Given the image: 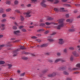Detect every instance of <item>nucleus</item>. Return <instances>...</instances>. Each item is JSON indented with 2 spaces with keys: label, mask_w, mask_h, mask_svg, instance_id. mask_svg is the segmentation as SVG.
Wrapping results in <instances>:
<instances>
[{
  "label": "nucleus",
  "mask_w": 80,
  "mask_h": 80,
  "mask_svg": "<svg viewBox=\"0 0 80 80\" xmlns=\"http://www.w3.org/2000/svg\"><path fill=\"white\" fill-rule=\"evenodd\" d=\"M58 2H59L58 1L56 0L55 2L54 3H55V4H56V3H58Z\"/></svg>",
  "instance_id": "nucleus-42"
},
{
  "label": "nucleus",
  "mask_w": 80,
  "mask_h": 80,
  "mask_svg": "<svg viewBox=\"0 0 80 80\" xmlns=\"http://www.w3.org/2000/svg\"><path fill=\"white\" fill-rule=\"evenodd\" d=\"M3 10L1 9L0 10V13H3Z\"/></svg>",
  "instance_id": "nucleus-43"
},
{
  "label": "nucleus",
  "mask_w": 80,
  "mask_h": 80,
  "mask_svg": "<svg viewBox=\"0 0 80 80\" xmlns=\"http://www.w3.org/2000/svg\"><path fill=\"white\" fill-rule=\"evenodd\" d=\"M20 47V49L21 50H26V49H27V48H25V47L23 46H21Z\"/></svg>",
  "instance_id": "nucleus-9"
},
{
  "label": "nucleus",
  "mask_w": 80,
  "mask_h": 80,
  "mask_svg": "<svg viewBox=\"0 0 80 80\" xmlns=\"http://www.w3.org/2000/svg\"><path fill=\"white\" fill-rule=\"evenodd\" d=\"M67 68L66 67H62L58 68L59 70H65Z\"/></svg>",
  "instance_id": "nucleus-4"
},
{
  "label": "nucleus",
  "mask_w": 80,
  "mask_h": 80,
  "mask_svg": "<svg viewBox=\"0 0 80 80\" xmlns=\"http://www.w3.org/2000/svg\"><path fill=\"white\" fill-rule=\"evenodd\" d=\"M44 30V29H38L37 30V32H43Z\"/></svg>",
  "instance_id": "nucleus-13"
},
{
  "label": "nucleus",
  "mask_w": 80,
  "mask_h": 80,
  "mask_svg": "<svg viewBox=\"0 0 80 80\" xmlns=\"http://www.w3.org/2000/svg\"><path fill=\"white\" fill-rule=\"evenodd\" d=\"M12 28L14 30H16V29H17V26H14L12 27Z\"/></svg>",
  "instance_id": "nucleus-23"
},
{
  "label": "nucleus",
  "mask_w": 80,
  "mask_h": 80,
  "mask_svg": "<svg viewBox=\"0 0 80 80\" xmlns=\"http://www.w3.org/2000/svg\"><path fill=\"white\" fill-rule=\"evenodd\" d=\"M72 54L74 55V56H76V54H77V52H76L74 51L72 52Z\"/></svg>",
  "instance_id": "nucleus-25"
},
{
  "label": "nucleus",
  "mask_w": 80,
  "mask_h": 80,
  "mask_svg": "<svg viewBox=\"0 0 80 80\" xmlns=\"http://www.w3.org/2000/svg\"><path fill=\"white\" fill-rule=\"evenodd\" d=\"M65 16L66 18H68L69 17V14H66Z\"/></svg>",
  "instance_id": "nucleus-39"
},
{
  "label": "nucleus",
  "mask_w": 80,
  "mask_h": 80,
  "mask_svg": "<svg viewBox=\"0 0 80 80\" xmlns=\"http://www.w3.org/2000/svg\"><path fill=\"white\" fill-rule=\"evenodd\" d=\"M30 14V12H25L24 13V15H26L25 16V17H31V15L29 14Z\"/></svg>",
  "instance_id": "nucleus-2"
},
{
  "label": "nucleus",
  "mask_w": 80,
  "mask_h": 80,
  "mask_svg": "<svg viewBox=\"0 0 80 80\" xmlns=\"http://www.w3.org/2000/svg\"><path fill=\"white\" fill-rule=\"evenodd\" d=\"M46 1H43L41 2L40 3V4L41 6H42L43 7H46V6H47V5L45 4L44 3Z\"/></svg>",
  "instance_id": "nucleus-3"
},
{
  "label": "nucleus",
  "mask_w": 80,
  "mask_h": 80,
  "mask_svg": "<svg viewBox=\"0 0 80 80\" xmlns=\"http://www.w3.org/2000/svg\"><path fill=\"white\" fill-rule=\"evenodd\" d=\"M54 10L55 11V12H57L58 11V9L56 8H54Z\"/></svg>",
  "instance_id": "nucleus-51"
},
{
  "label": "nucleus",
  "mask_w": 80,
  "mask_h": 80,
  "mask_svg": "<svg viewBox=\"0 0 80 80\" xmlns=\"http://www.w3.org/2000/svg\"><path fill=\"white\" fill-rule=\"evenodd\" d=\"M13 53H14V55H13V57H15L18 54V52H17V51H15L13 52Z\"/></svg>",
  "instance_id": "nucleus-7"
},
{
  "label": "nucleus",
  "mask_w": 80,
  "mask_h": 80,
  "mask_svg": "<svg viewBox=\"0 0 80 80\" xmlns=\"http://www.w3.org/2000/svg\"><path fill=\"white\" fill-rule=\"evenodd\" d=\"M18 2L17 1H15L14 2L15 5H18Z\"/></svg>",
  "instance_id": "nucleus-27"
},
{
  "label": "nucleus",
  "mask_w": 80,
  "mask_h": 80,
  "mask_svg": "<svg viewBox=\"0 0 80 80\" xmlns=\"http://www.w3.org/2000/svg\"><path fill=\"white\" fill-rule=\"evenodd\" d=\"M74 74H78L79 73V72H74Z\"/></svg>",
  "instance_id": "nucleus-55"
},
{
  "label": "nucleus",
  "mask_w": 80,
  "mask_h": 80,
  "mask_svg": "<svg viewBox=\"0 0 80 80\" xmlns=\"http://www.w3.org/2000/svg\"><path fill=\"white\" fill-rule=\"evenodd\" d=\"M17 72H18V73H20V71L18 70L17 71Z\"/></svg>",
  "instance_id": "nucleus-63"
},
{
  "label": "nucleus",
  "mask_w": 80,
  "mask_h": 80,
  "mask_svg": "<svg viewBox=\"0 0 80 80\" xmlns=\"http://www.w3.org/2000/svg\"><path fill=\"white\" fill-rule=\"evenodd\" d=\"M47 45L46 44H44L41 45L40 47L42 48L43 47H47Z\"/></svg>",
  "instance_id": "nucleus-15"
},
{
  "label": "nucleus",
  "mask_w": 80,
  "mask_h": 80,
  "mask_svg": "<svg viewBox=\"0 0 80 80\" xmlns=\"http://www.w3.org/2000/svg\"><path fill=\"white\" fill-rule=\"evenodd\" d=\"M70 60L72 62L73 60V56H71L70 58Z\"/></svg>",
  "instance_id": "nucleus-32"
},
{
  "label": "nucleus",
  "mask_w": 80,
  "mask_h": 80,
  "mask_svg": "<svg viewBox=\"0 0 80 80\" xmlns=\"http://www.w3.org/2000/svg\"><path fill=\"white\" fill-rule=\"evenodd\" d=\"M20 48L16 50H15L16 51H17V52H18V51H19L20 50Z\"/></svg>",
  "instance_id": "nucleus-56"
},
{
  "label": "nucleus",
  "mask_w": 80,
  "mask_h": 80,
  "mask_svg": "<svg viewBox=\"0 0 80 80\" xmlns=\"http://www.w3.org/2000/svg\"><path fill=\"white\" fill-rule=\"evenodd\" d=\"M56 34V32H54L52 34V35H55Z\"/></svg>",
  "instance_id": "nucleus-62"
},
{
  "label": "nucleus",
  "mask_w": 80,
  "mask_h": 80,
  "mask_svg": "<svg viewBox=\"0 0 80 80\" xmlns=\"http://www.w3.org/2000/svg\"><path fill=\"white\" fill-rule=\"evenodd\" d=\"M2 27H4L5 26V24H2Z\"/></svg>",
  "instance_id": "nucleus-64"
},
{
  "label": "nucleus",
  "mask_w": 80,
  "mask_h": 80,
  "mask_svg": "<svg viewBox=\"0 0 80 80\" xmlns=\"http://www.w3.org/2000/svg\"><path fill=\"white\" fill-rule=\"evenodd\" d=\"M20 30L15 31L14 32V34H15V35H16L17 33H20Z\"/></svg>",
  "instance_id": "nucleus-10"
},
{
  "label": "nucleus",
  "mask_w": 80,
  "mask_h": 80,
  "mask_svg": "<svg viewBox=\"0 0 80 80\" xmlns=\"http://www.w3.org/2000/svg\"><path fill=\"white\" fill-rule=\"evenodd\" d=\"M57 75V73L56 72H54L52 73V77H55V76H56V75Z\"/></svg>",
  "instance_id": "nucleus-11"
},
{
  "label": "nucleus",
  "mask_w": 80,
  "mask_h": 80,
  "mask_svg": "<svg viewBox=\"0 0 80 80\" xmlns=\"http://www.w3.org/2000/svg\"><path fill=\"white\" fill-rule=\"evenodd\" d=\"M22 31L23 32H27V31L26 29L24 28H22Z\"/></svg>",
  "instance_id": "nucleus-21"
},
{
  "label": "nucleus",
  "mask_w": 80,
  "mask_h": 80,
  "mask_svg": "<svg viewBox=\"0 0 80 80\" xmlns=\"http://www.w3.org/2000/svg\"><path fill=\"white\" fill-rule=\"evenodd\" d=\"M31 38H32V39H37V37L35 36H33L31 37Z\"/></svg>",
  "instance_id": "nucleus-29"
},
{
  "label": "nucleus",
  "mask_w": 80,
  "mask_h": 80,
  "mask_svg": "<svg viewBox=\"0 0 80 80\" xmlns=\"http://www.w3.org/2000/svg\"><path fill=\"white\" fill-rule=\"evenodd\" d=\"M6 4H8V5H9V4H10V1H8L6 2Z\"/></svg>",
  "instance_id": "nucleus-31"
},
{
  "label": "nucleus",
  "mask_w": 80,
  "mask_h": 80,
  "mask_svg": "<svg viewBox=\"0 0 80 80\" xmlns=\"http://www.w3.org/2000/svg\"><path fill=\"white\" fill-rule=\"evenodd\" d=\"M21 20V21H23L24 20V18L22 16H20Z\"/></svg>",
  "instance_id": "nucleus-18"
},
{
  "label": "nucleus",
  "mask_w": 80,
  "mask_h": 80,
  "mask_svg": "<svg viewBox=\"0 0 80 80\" xmlns=\"http://www.w3.org/2000/svg\"><path fill=\"white\" fill-rule=\"evenodd\" d=\"M37 42H39V43H40V42H42L41 40H40V39H38L37 40Z\"/></svg>",
  "instance_id": "nucleus-50"
},
{
  "label": "nucleus",
  "mask_w": 80,
  "mask_h": 80,
  "mask_svg": "<svg viewBox=\"0 0 80 80\" xmlns=\"http://www.w3.org/2000/svg\"><path fill=\"white\" fill-rule=\"evenodd\" d=\"M66 80H72V79H71L70 78H66Z\"/></svg>",
  "instance_id": "nucleus-52"
},
{
  "label": "nucleus",
  "mask_w": 80,
  "mask_h": 80,
  "mask_svg": "<svg viewBox=\"0 0 80 80\" xmlns=\"http://www.w3.org/2000/svg\"><path fill=\"white\" fill-rule=\"evenodd\" d=\"M58 22V23H61V24L59 25L57 27V29L59 30L61 28V27H63L64 26V23L63 22V20L62 19L59 20Z\"/></svg>",
  "instance_id": "nucleus-1"
},
{
  "label": "nucleus",
  "mask_w": 80,
  "mask_h": 80,
  "mask_svg": "<svg viewBox=\"0 0 80 80\" xmlns=\"http://www.w3.org/2000/svg\"><path fill=\"white\" fill-rule=\"evenodd\" d=\"M67 22H69L70 23H72V20H70L69 19H67L66 20Z\"/></svg>",
  "instance_id": "nucleus-12"
},
{
  "label": "nucleus",
  "mask_w": 80,
  "mask_h": 80,
  "mask_svg": "<svg viewBox=\"0 0 80 80\" xmlns=\"http://www.w3.org/2000/svg\"><path fill=\"white\" fill-rule=\"evenodd\" d=\"M48 77H49L50 78H52V77H53L52 74H49L48 75Z\"/></svg>",
  "instance_id": "nucleus-26"
},
{
  "label": "nucleus",
  "mask_w": 80,
  "mask_h": 80,
  "mask_svg": "<svg viewBox=\"0 0 80 80\" xmlns=\"http://www.w3.org/2000/svg\"><path fill=\"white\" fill-rule=\"evenodd\" d=\"M23 28V26H21L19 27V28H20V29H21V28Z\"/></svg>",
  "instance_id": "nucleus-54"
},
{
  "label": "nucleus",
  "mask_w": 80,
  "mask_h": 80,
  "mask_svg": "<svg viewBox=\"0 0 80 80\" xmlns=\"http://www.w3.org/2000/svg\"><path fill=\"white\" fill-rule=\"evenodd\" d=\"M77 11L76 10H74V13H77Z\"/></svg>",
  "instance_id": "nucleus-61"
},
{
  "label": "nucleus",
  "mask_w": 80,
  "mask_h": 80,
  "mask_svg": "<svg viewBox=\"0 0 80 80\" xmlns=\"http://www.w3.org/2000/svg\"><path fill=\"white\" fill-rule=\"evenodd\" d=\"M8 68L10 69L11 68V67H12V64H8Z\"/></svg>",
  "instance_id": "nucleus-19"
},
{
  "label": "nucleus",
  "mask_w": 80,
  "mask_h": 80,
  "mask_svg": "<svg viewBox=\"0 0 80 80\" xmlns=\"http://www.w3.org/2000/svg\"><path fill=\"white\" fill-rule=\"evenodd\" d=\"M11 10V9L9 8V9H7L6 10V12H9V11H10Z\"/></svg>",
  "instance_id": "nucleus-44"
},
{
  "label": "nucleus",
  "mask_w": 80,
  "mask_h": 80,
  "mask_svg": "<svg viewBox=\"0 0 80 80\" xmlns=\"http://www.w3.org/2000/svg\"><path fill=\"white\" fill-rule=\"evenodd\" d=\"M48 2H53V0H48Z\"/></svg>",
  "instance_id": "nucleus-58"
},
{
  "label": "nucleus",
  "mask_w": 80,
  "mask_h": 80,
  "mask_svg": "<svg viewBox=\"0 0 80 80\" xmlns=\"http://www.w3.org/2000/svg\"><path fill=\"white\" fill-rule=\"evenodd\" d=\"M75 29H70L69 31V32H74V31H75Z\"/></svg>",
  "instance_id": "nucleus-37"
},
{
  "label": "nucleus",
  "mask_w": 80,
  "mask_h": 80,
  "mask_svg": "<svg viewBox=\"0 0 80 80\" xmlns=\"http://www.w3.org/2000/svg\"><path fill=\"white\" fill-rule=\"evenodd\" d=\"M2 17H3V18H5V17H6V15L5 14H2Z\"/></svg>",
  "instance_id": "nucleus-46"
},
{
  "label": "nucleus",
  "mask_w": 80,
  "mask_h": 80,
  "mask_svg": "<svg viewBox=\"0 0 80 80\" xmlns=\"http://www.w3.org/2000/svg\"><path fill=\"white\" fill-rule=\"evenodd\" d=\"M14 25H16V26H18V24L16 22H14Z\"/></svg>",
  "instance_id": "nucleus-34"
},
{
  "label": "nucleus",
  "mask_w": 80,
  "mask_h": 80,
  "mask_svg": "<svg viewBox=\"0 0 80 80\" xmlns=\"http://www.w3.org/2000/svg\"><path fill=\"white\" fill-rule=\"evenodd\" d=\"M45 23H42L40 24V26L41 27H44V26H45Z\"/></svg>",
  "instance_id": "nucleus-20"
},
{
  "label": "nucleus",
  "mask_w": 80,
  "mask_h": 80,
  "mask_svg": "<svg viewBox=\"0 0 80 80\" xmlns=\"http://www.w3.org/2000/svg\"><path fill=\"white\" fill-rule=\"evenodd\" d=\"M63 73L64 75H68V73L66 71L64 72Z\"/></svg>",
  "instance_id": "nucleus-22"
},
{
  "label": "nucleus",
  "mask_w": 80,
  "mask_h": 80,
  "mask_svg": "<svg viewBox=\"0 0 80 80\" xmlns=\"http://www.w3.org/2000/svg\"><path fill=\"white\" fill-rule=\"evenodd\" d=\"M48 61L49 62H50V63H52V62H53V61L52 60H48Z\"/></svg>",
  "instance_id": "nucleus-60"
},
{
  "label": "nucleus",
  "mask_w": 80,
  "mask_h": 80,
  "mask_svg": "<svg viewBox=\"0 0 80 80\" xmlns=\"http://www.w3.org/2000/svg\"><path fill=\"white\" fill-rule=\"evenodd\" d=\"M48 40L49 42H53V39H48Z\"/></svg>",
  "instance_id": "nucleus-36"
},
{
  "label": "nucleus",
  "mask_w": 80,
  "mask_h": 80,
  "mask_svg": "<svg viewBox=\"0 0 80 80\" xmlns=\"http://www.w3.org/2000/svg\"><path fill=\"white\" fill-rule=\"evenodd\" d=\"M22 59L24 60H26L28 59V58L25 57H23L22 58Z\"/></svg>",
  "instance_id": "nucleus-14"
},
{
  "label": "nucleus",
  "mask_w": 80,
  "mask_h": 80,
  "mask_svg": "<svg viewBox=\"0 0 80 80\" xmlns=\"http://www.w3.org/2000/svg\"><path fill=\"white\" fill-rule=\"evenodd\" d=\"M45 24H46V25H50L51 23L50 22H46L45 23Z\"/></svg>",
  "instance_id": "nucleus-30"
},
{
  "label": "nucleus",
  "mask_w": 80,
  "mask_h": 80,
  "mask_svg": "<svg viewBox=\"0 0 80 80\" xmlns=\"http://www.w3.org/2000/svg\"><path fill=\"white\" fill-rule=\"evenodd\" d=\"M77 68H68L69 70H70V71H72L73 70H77Z\"/></svg>",
  "instance_id": "nucleus-8"
},
{
  "label": "nucleus",
  "mask_w": 80,
  "mask_h": 80,
  "mask_svg": "<svg viewBox=\"0 0 80 80\" xmlns=\"http://www.w3.org/2000/svg\"><path fill=\"white\" fill-rule=\"evenodd\" d=\"M75 5L76 7H80V4H75Z\"/></svg>",
  "instance_id": "nucleus-45"
},
{
  "label": "nucleus",
  "mask_w": 80,
  "mask_h": 80,
  "mask_svg": "<svg viewBox=\"0 0 80 80\" xmlns=\"http://www.w3.org/2000/svg\"><path fill=\"white\" fill-rule=\"evenodd\" d=\"M59 43L60 44H63V43H64V41L63 40V39H59Z\"/></svg>",
  "instance_id": "nucleus-6"
},
{
  "label": "nucleus",
  "mask_w": 80,
  "mask_h": 80,
  "mask_svg": "<svg viewBox=\"0 0 80 80\" xmlns=\"http://www.w3.org/2000/svg\"><path fill=\"white\" fill-rule=\"evenodd\" d=\"M15 12H17L18 13H20V11L18 10H15Z\"/></svg>",
  "instance_id": "nucleus-38"
},
{
  "label": "nucleus",
  "mask_w": 80,
  "mask_h": 80,
  "mask_svg": "<svg viewBox=\"0 0 80 80\" xmlns=\"http://www.w3.org/2000/svg\"><path fill=\"white\" fill-rule=\"evenodd\" d=\"M61 54H60V52H58L57 53V55L58 56H60V55H61Z\"/></svg>",
  "instance_id": "nucleus-48"
},
{
  "label": "nucleus",
  "mask_w": 80,
  "mask_h": 80,
  "mask_svg": "<svg viewBox=\"0 0 80 80\" xmlns=\"http://www.w3.org/2000/svg\"><path fill=\"white\" fill-rule=\"evenodd\" d=\"M69 49L71 50H74V48L73 47H70L69 48Z\"/></svg>",
  "instance_id": "nucleus-35"
},
{
  "label": "nucleus",
  "mask_w": 80,
  "mask_h": 80,
  "mask_svg": "<svg viewBox=\"0 0 80 80\" xmlns=\"http://www.w3.org/2000/svg\"><path fill=\"white\" fill-rule=\"evenodd\" d=\"M7 21V20L6 19H4L1 21L2 22V23H4V22H5Z\"/></svg>",
  "instance_id": "nucleus-28"
},
{
  "label": "nucleus",
  "mask_w": 80,
  "mask_h": 80,
  "mask_svg": "<svg viewBox=\"0 0 80 80\" xmlns=\"http://www.w3.org/2000/svg\"><path fill=\"white\" fill-rule=\"evenodd\" d=\"M10 18H11L13 20H15V18L14 17H11Z\"/></svg>",
  "instance_id": "nucleus-57"
},
{
  "label": "nucleus",
  "mask_w": 80,
  "mask_h": 80,
  "mask_svg": "<svg viewBox=\"0 0 80 80\" xmlns=\"http://www.w3.org/2000/svg\"><path fill=\"white\" fill-rule=\"evenodd\" d=\"M31 3H35V2H37V0H31Z\"/></svg>",
  "instance_id": "nucleus-16"
},
{
  "label": "nucleus",
  "mask_w": 80,
  "mask_h": 80,
  "mask_svg": "<svg viewBox=\"0 0 80 80\" xmlns=\"http://www.w3.org/2000/svg\"><path fill=\"white\" fill-rule=\"evenodd\" d=\"M47 72V70H45L43 71L42 73H46V72Z\"/></svg>",
  "instance_id": "nucleus-47"
},
{
  "label": "nucleus",
  "mask_w": 80,
  "mask_h": 80,
  "mask_svg": "<svg viewBox=\"0 0 80 80\" xmlns=\"http://www.w3.org/2000/svg\"><path fill=\"white\" fill-rule=\"evenodd\" d=\"M64 53H67V49L65 48L64 50Z\"/></svg>",
  "instance_id": "nucleus-40"
},
{
  "label": "nucleus",
  "mask_w": 80,
  "mask_h": 80,
  "mask_svg": "<svg viewBox=\"0 0 80 80\" xmlns=\"http://www.w3.org/2000/svg\"><path fill=\"white\" fill-rule=\"evenodd\" d=\"M76 66L77 67L80 68V63L77 64Z\"/></svg>",
  "instance_id": "nucleus-33"
},
{
  "label": "nucleus",
  "mask_w": 80,
  "mask_h": 80,
  "mask_svg": "<svg viewBox=\"0 0 80 80\" xmlns=\"http://www.w3.org/2000/svg\"><path fill=\"white\" fill-rule=\"evenodd\" d=\"M52 20V18H51V17L48 18L47 19L48 20Z\"/></svg>",
  "instance_id": "nucleus-41"
},
{
  "label": "nucleus",
  "mask_w": 80,
  "mask_h": 80,
  "mask_svg": "<svg viewBox=\"0 0 80 80\" xmlns=\"http://www.w3.org/2000/svg\"><path fill=\"white\" fill-rule=\"evenodd\" d=\"M27 7H31V5L30 4H28L27 5Z\"/></svg>",
  "instance_id": "nucleus-53"
},
{
  "label": "nucleus",
  "mask_w": 80,
  "mask_h": 80,
  "mask_svg": "<svg viewBox=\"0 0 80 80\" xmlns=\"http://www.w3.org/2000/svg\"><path fill=\"white\" fill-rule=\"evenodd\" d=\"M48 33V31H47L44 32L45 34H47Z\"/></svg>",
  "instance_id": "nucleus-49"
},
{
  "label": "nucleus",
  "mask_w": 80,
  "mask_h": 80,
  "mask_svg": "<svg viewBox=\"0 0 80 80\" xmlns=\"http://www.w3.org/2000/svg\"><path fill=\"white\" fill-rule=\"evenodd\" d=\"M25 74V72L20 74V77H24Z\"/></svg>",
  "instance_id": "nucleus-17"
},
{
  "label": "nucleus",
  "mask_w": 80,
  "mask_h": 80,
  "mask_svg": "<svg viewBox=\"0 0 80 80\" xmlns=\"http://www.w3.org/2000/svg\"><path fill=\"white\" fill-rule=\"evenodd\" d=\"M5 62L3 61H0V65L1 64H4Z\"/></svg>",
  "instance_id": "nucleus-24"
},
{
  "label": "nucleus",
  "mask_w": 80,
  "mask_h": 80,
  "mask_svg": "<svg viewBox=\"0 0 80 80\" xmlns=\"http://www.w3.org/2000/svg\"><path fill=\"white\" fill-rule=\"evenodd\" d=\"M4 47V45H0V48H2V47Z\"/></svg>",
  "instance_id": "nucleus-59"
},
{
  "label": "nucleus",
  "mask_w": 80,
  "mask_h": 80,
  "mask_svg": "<svg viewBox=\"0 0 80 80\" xmlns=\"http://www.w3.org/2000/svg\"><path fill=\"white\" fill-rule=\"evenodd\" d=\"M59 61H61L62 62H65V61L63 60V59H61V58H59L57 59H56L55 61V63H57V62H58Z\"/></svg>",
  "instance_id": "nucleus-5"
}]
</instances>
